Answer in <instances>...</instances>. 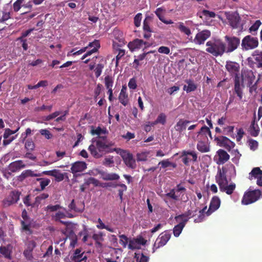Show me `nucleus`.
Listing matches in <instances>:
<instances>
[{
	"label": "nucleus",
	"instance_id": "412c9836",
	"mask_svg": "<svg viewBox=\"0 0 262 262\" xmlns=\"http://www.w3.org/2000/svg\"><path fill=\"white\" fill-rule=\"evenodd\" d=\"M216 156L218 157L216 163L220 165L224 164L230 158L229 155L225 150L222 149H220L217 151Z\"/></svg>",
	"mask_w": 262,
	"mask_h": 262
},
{
	"label": "nucleus",
	"instance_id": "6e6d98bb",
	"mask_svg": "<svg viewBox=\"0 0 262 262\" xmlns=\"http://www.w3.org/2000/svg\"><path fill=\"white\" fill-rule=\"evenodd\" d=\"M142 18V14L141 13L137 14L134 18L135 26L139 27L141 25V21Z\"/></svg>",
	"mask_w": 262,
	"mask_h": 262
},
{
	"label": "nucleus",
	"instance_id": "2f4dec72",
	"mask_svg": "<svg viewBox=\"0 0 262 262\" xmlns=\"http://www.w3.org/2000/svg\"><path fill=\"white\" fill-rule=\"evenodd\" d=\"M36 181L39 182L40 184V188L36 189L38 191L43 190L51 182L50 180L48 178H37Z\"/></svg>",
	"mask_w": 262,
	"mask_h": 262
},
{
	"label": "nucleus",
	"instance_id": "8fccbe9b",
	"mask_svg": "<svg viewBox=\"0 0 262 262\" xmlns=\"http://www.w3.org/2000/svg\"><path fill=\"white\" fill-rule=\"evenodd\" d=\"M25 148L28 151H33L35 148V144L32 140H27L25 144Z\"/></svg>",
	"mask_w": 262,
	"mask_h": 262
},
{
	"label": "nucleus",
	"instance_id": "4468645a",
	"mask_svg": "<svg viewBox=\"0 0 262 262\" xmlns=\"http://www.w3.org/2000/svg\"><path fill=\"white\" fill-rule=\"evenodd\" d=\"M226 18L228 19L229 25L233 28H237L238 26L239 22L241 20L239 14L237 12L233 13H225Z\"/></svg>",
	"mask_w": 262,
	"mask_h": 262
},
{
	"label": "nucleus",
	"instance_id": "f03ea898",
	"mask_svg": "<svg viewBox=\"0 0 262 262\" xmlns=\"http://www.w3.org/2000/svg\"><path fill=\"white\" fill-rule=\"evenodd\" d=\"M225 68L230 75L234 78V92L242 100L243 97L244 85L241 84L240 65L238 63L230 60L226 61Z\"/></svg>",
	"mask_w": 262,
	"mask_h": 262
},
{
	"label": "nucleus",
	"instance_id": "aec40b11",
	"mask_svg": "<svg viewBox=\"0 0 262 262\" xmlns=\"http://www.w3.org/2000/svg\"><path fill=\"white\" fill-rule=\"evenodd\" d=\"M210 36V32L207 30H204L198 33L194 39V42L197 44L204 43V41Z\"/></svg>",
	"mask_w": 262,
	"mask_h": 262
},
{
	"label": "nucleus",
	"instance_id": "603ef678",
	"mask_svg": "<svg viewBox=\"0 0 262 262\" xmlns=\"http://www.w3.org/2000/svg\"><path fill=\"white\" fill-rule=\"evenodd\" d=\"M119 237L120 238V244L123 246V247L125 248L129 241L128 237L124 234L119 235Z\"/></svg>",
	"mask_w": 262,
	"mask_h": 262
},
{
	"label": "nucleus",
	"instance_id": "c9c22d12",
	"mask_svg": "<svg viewBox=\"0 0 262 262\" xmlns=\"http://www.w3.org/2000/svg\"><path fill=\"white\" fill-rule=\"evenodd\" d=\"M194 216V214L193 213V212L191 210H189L185 213L176 216L175 219L177 221L181 220L182 221H183V220L185 219H187L188 220V218L193 217Z\"/></svg>",
	"mask_w": 262,
	"mask_h": 262
},
{
	"label": "nucleus",
	"instance_id": "a18cd8bd",
	"mask_svg": "<svg viewBox=\"0 0 262 262\" xmlns=\"http://www.w3.org/2000/svg\"><path fill=\"white\" fill-rule=\"evenodd\" d=\"M119 187H120V188L118 189V195L120 202H122L123 201V193L127 190V186L124 184H120Z\"/></svg>",
	"mask_w": 262,
	"mask_h": 262
},
{
	"label": "nucleus",
	"instance_id": "7c9ffc66",
	"mask_svg": "<svg viewBox=\"0 0 262 262\" xmlns=\"http://www.w3.org/2000/svg\"><path fill=\"white\" fill-rule=\"evenodd\" d=\"M199 142L197 144L198 149L201 152H207L209 150L208 143L209 141L204 140H198Z\"/></svg>",
	"mask_w": 262,
	"mask_h": 262
},
{
	"label": "nucleus",
	"instance_id": "c03bdc74",
	"mask_svg": "<svg viewBox=\"0 0 262 262\" xmlns=\"http://www.w3.org/2000/svg\"><path fill=\"white\" fill-rule=\"evenodd\" d=\"M248 143L249 147L251 150L255 151L257 149L258 143L257 141L250 139L248 140Z\"/></svg>",
	"mask_w": 262,
	"mask_h": 262
},
{
	"label": "nucleus",
	"instance_id": "c85d7f7f",
	"mask_svg": "<svg viewBox=\"0 0 262 262\" xmlns=\"http://www.w3.org/2000/svg\"><path fill=\"white\" fill-rule=\"evenodd\" d=\"M190 123V121L181 119L177 123L174 128L177 131L181 133L186 129L187 125Z\"/></svg>",
	"mask_w": 262,
	"mask_h": 262
},
{
	"label": "nucleus",
	"instance_id": "a19ab883",
	"mask_svg": "<svg viewBox=\"0 0 262 262\" xmlns=\"http://www.w3.org/2000/svg\"><path fill=\"white\" fill-rule=\"evenodd\" d=\"M53 219L56 222H60L61 223L66 225V223L60 220L61 219H64L66 217L65 214L61 211L57 212L54 215L52 216Z\"/></svg>",
	"mask_w": 262,
	"mask_h": 262
},
{
	"label": "nucleus",
	"instance_id": "bb28decb",
	"mask_svg": "<svg viewBox=\"0 0 262 262\" xmlns=\"http://www.w3.org/2000/svg\"><path fill=\"white\" fill-rule=\"evenodd\" d=\"M185 81L188 85H184L183 90L186 91V93H188L196 90L197 85L193 80L191 79H186Z\"/></svg>",
	"mask_w": 262,
	"mask_h": 262
},
{
	"label": "nucleus",
	"instance_id": "49530a36",
	"mask_svg": "<svg viewBox=\"0 0 262 262\" xmlns=\"http://www.w3.org/2000/svg\"><path fill=\"white\" fill-rule=\"evenodd\" d=\"M261 23L260 20H257L255 21V22L253 24L251 27L249 28V31L250 33H251L253 34H255L254 33L255 32L259 27V26L261 25Z\"/></svg>",
	"mask_w": 262,
	"mask_h": 262
},
{
	"label": "nucleus",
	"instance_id": "4be33fe9",
	"mask_svg": "<svg viewBox=\"0 0 262 262\" xmlns=\"http://www.w3.org/2000/svg\"><path fill=\"white\" fill-rule=\"evenodd\" d=\"M87 256L84 252H81V249H76L74 251L72 260L74 262H86Z\"/></svg>",
	"mask_w": 262,
	"mask_h": 262
},
{
	"label": "nucleus",
	"instance_id": "4c0bfd02",
	"mask_svg": "<svg viewBox=\"0 0 262 262\" xmlns=\"http://www.w3.org/2000/svg\"><path fill=\"white\" fill-rule=\"evenodd\" d=\"M119 102L124 106H126L128 103V94L122 93H120L118 97Z\"/></svg>",
	"mask_w": 262,
	"mask_h": 262
},
{
	"label": "nucleus",
	"instance_id": "a211bd4d",
	"mask_svg": "<svg viewBox=\"0 0 262 262\" xmlns=\"http://www.w3.org/2000/svg\"><path fill=\"white\" fill-rule=\"evenodd\" d=\"M208 137H209L210 140H212L211 132L209 128L205 125L201 128L200 131L198 133L197 138L198 140H204L209 141Z\"/></svg>",
	"mask_w": 262,
	"mask_h": 262
},
{
	"label": "nucleus",
	"instance_id": "423d86ee",
	"mask_svg": "<svg viewBox=\"0 0 262 262\" xmlns=\"http://www.w3.org/2000/svg\"><path fill=\"white\" fill-rule=\"evenodd\" d=\"M261 195V192L258 189L246 192L243 195L242 203L246 205L254 203L260 198Z\"/></svg>",
	"mask_w": 262,
	"mask_h": 262
},
{
	"label": "nucleus",
	"instance_id": "dca6fc26",
	"mask_svg": "<svg viewBox=\"0 0 262 262\" xmlns=\"http://www.w3.org/2000/svg\"><path fill=\"white\" fill-rule=\"evenodd\" d=\"M213 208V198L211 199L209 209L207 211V206L204 207L202 209L199 211V215L198 217L194 219V222L199 223L203 221L205 216H208L212 213Z\"/></svg>",
	"mask_w": 262,
	"mask_h": 262
},
{
	"label": "nucleus",
	"instance_id": "09e8293b",
	"mask_svg": "<svg viewBox=\"0 0 262 262\" xmlns=\"http://www.w3.org/2000/svg\"><path fill=\"white\" fill-rule=\"evenodd\" d=\"M136 242L134 238L128 241L129 244L128 245V248L129 249L133 250L140 248V246H139Z\"/></svg>",
	"mask_w": 262,
	"mask_h": 262
},
{
	"label": "nucleus",
	"instance_id": "0eeeda50",
	"mask_svg": "<svg viewBox=\"0 0 262 262\" xmlns=\"http://www.w3.org/2000/svg\"><path fill=\"white\" fill-rule=\"evenodd\" d=\"M248 65L251 68H262V52L255 51L247 59Z\"/></svg>",
	"mask_w": 262,
	"mask_h": 262
},
{
	"label": "nucleus",
	"instance_id": "4d7b16f0",
	"mask_svg": "<svg viewBox=\"0 0 262 262\" xmlns=\"http://www.w3.org/2000/svg\"><path fill=\"white\" fill-rule=\"evenodd\" d=\"M60 114H61L60 112L56 111L51 114H50L47 116L43 117V120L45 121H50L54 118H55L56 117L59 116Z\"/></svg>",
	"mask_w": 262,
	"mask_h": 262
},
{
	"label": "nucleus",
	"instance_id": "f8f14e48",
	"mask_svg": "<svg viewBox=\"0 0 262 262\" xmlns=\"http://www.w3.org/2000/svg\"><path fill=\"white\" fill-rule=\"evenodd\" d=\"M20 193L18 191H12L9 195L3 201L4 207H8L17 202L19 199Z\"/></svg>",
	"mask_w": 262,
	"mask_h": 262
},
{
	"label": "nucleus",
	"instance_id": "9d476101",
	"mask_svg": "<svg viewBox=\"0 0 262 262\" xmlns=\"http://www.w3.org/2000/svg\"><path fill=\"white\" fill-rule=\"evenodd\" d=\"M225 40L226 43V52L231 53L235 50L240 44V39L235 36H225Z\"/></svg>",
	"mask_w": 262,
	"mask_h": 262
},
{
	"label": "nucleus",
	"instance_id": "39448f33",
	"mask_svg": "<svg viewBox=\"0 0 262 262\" xmlns=\"http://www.w3.org/2000/svg\"><path fill=\"white\" fill-rule=\"evenodd\" d=\"M186 190L185 187L182 186L180 184H178L175 188L172 189L169 192L167 193L165 196L175 201H182L185 202L188 200L187 196L184 197Z\"/></svg>",
	"mask_w": 262,
	"mask_h": 262
},
{
	"label": "nucleus",
	"instance_id": "bf43d9fd",
	"mask_svg": "<svg viewBox=\"0 0 262 262\" xmlns=\"http://www.w3.org/2000/svg\"><path fill=\"white\" fill-rule=\"evenodd\" d=\"M201 13L202 15L200 17L202 18L207 19L208 18L213 17V12L204 10Z\"/></svg>",
	"mask_w": 262,
	"mask_h": 262
},
{
	"label": "nucleus",
	"instance_id": "f3484780",
	"mask_svg": "<svg viewBox=\"0 0 262 262\" xmlns=\"http://www.w3.org/2000/svg\"><path fill=\"white\" fill-rule=\"evenodd\" d=\"M226 52L225 44L220 40L214 39V56L222 55Z\"/></svg>",
	"mask_w": 262,
	"mask_h": 262
},
{
	"label": "nucleus",
	"instance_id": "6ab92c4d",
	"mask_svg": "<svg viewBox=\"0 0 262 262\" xmlns=\"http://www.w3.org/2000/svg\"><path fill=\"white\" fill-rule=\"evenodd\" d=\"M86 164L85 162L77 161L72 164L71 172L74 174L77 172H82L86 168Z\"/></svg>",
	"mask_w": 262,
	"mask_h": 262
},
{
	"label": "nucleus",
	"instance_id": "3c124183",
	"mask_svg": "<svg viewBox=\"0 0 262 262\" xmlns=\"http://www.w3.org/2000/svg\"><path fill=\"white\" fill-rule=\"evenodd\" d=\"M0 253L6 258L11 259L10 252L6 247L1 246L0 247Z\"/></svg>",
	"mask_w": 262,
	"mask_h": 262
},
{
	"label": "nucleus",
	"instance_id": "79ce46f5",
	"mask_svg": "<svg viewBox=\"0 0 262 262\" xmlns=\"http://www.w3.org/2000/svg\"><path fill=\"white\" fill-rule=\"evenodd\" d=\"M104 67V65L103 63H98L96 66L94 71L96 78H98L101 75Z\"/></svg>",
	"mask_w": 262,
	"mask_h": 262
},
{
	"label": "nucleus",
	"instance_id": "58836bf2",
	"mask_svg": "<svg viewBox=\"0 0 262 262\" xmlns=\"http://www.w3.org/2000/svg\"><path fill=\"white\" fill-rule=\"evenodd\" d=\"M178 28L181 32L185 33L188 36L191 34V31L189 28L185 26L184 23L182 22H179L178 23Z\"/></svg>",
	"mask_w": 262,
	"mask_h": 262
},
{
	"label": "nucleus",
	"instance_id": "0e129e2a",
	"mask_svg": "<svg viewBox=\"0 0 262 262\" xmlns=\"http://www.w3.org/2000/svg\"><path fill=\"white\" fill-rule=\"evenodd\" d=\"M11 18L10 13L7 12H3V15L2 17L0 18V24L4 23L6 20H8Z\"/></svg>",
	"mask_w": 262,
	"mask_h": 262
},
{
	"label": "nucleus",
	"instance_id": "774afa93",
	"mask_svg": "<svg viewBox=\"0 0 262 262\" xmlns=\"http://www.w3.org/2000/svg\"><path fill=\"white\" fill-rule=\"evenodd\" d=\"M114 163V161L113 160V157H108V158H105L104 159V160L102 162V164L104 165L110 166L111 165L113 164Z\"/></svg>",
	"mask_w": 262,
	"mask_h": 262
},
{
	"label": "nucleus",
	"instance_id": "69168bd1",
	"mask_svg": "<svg viewBox=\"0 0 262 262\" xmlns=\"http://www.w3.org/2000/svg\"><path fill=\"white\" fill-rule=\"evenodd\" d=\"M128 86L130 89L132 90H135L137 88V85L136 80L135 78H132L129 80Z\"/></svg>",
	"mask_w": 262,
	"mask_h": 262
},
{
	"label": "nucleus",
	"instance_id": "20e7f679",
	"mask_svg": "<svg viewBox=\"0 0 262 262\" xmlns=\"http://www.w3.org/2000/svg\"><path fill=\"white\" fill-rule=\"evenodd\" d=\"M107 153L116 151L121 156L124 163L128 167L133 169L136 168L137 164L136 160L134 158L133 154L128 152L127 150L119 148H115L110 149V150H107Z\"/></svg>",
	"mask_w": 262,
	"mask_h": 262
},
{
	"label": "nucleus",
	"instance_id": "b1692460",
	"mask_svg": "<svg viewBox=\"0 0 262 262\" xmlns=\"http://www.w3.org/2000/svg\"><path fill=\"white\" fill-rule=\"evenodd\" d=\"M42 176L41 173H37L35 171H33L31 169H27L23 171L18 176V180L23 181L25 179L29 177H38Z\"/></svg>",
	"mask_w": 262,
	"mask_h": 262
},
{
	"label": "nucleus",
	"instance_id": "ddd939ff",
	"mask_svg": "<svg viewBox=\"0 0 262 262\" xmlns=\"http://www.w3.org/2000/svg\"><path fill=\"white\" fill-rule=\"evenodd\" d=\"M214 140L217 141L220 146L225 147L228 151H230L235 145L234 143L224 136L216 137Z\"/></svg>",
	"mask_w": 262,
	"mask_h": 262
},
{
	"label": "nucleus",
	"instance_id": "1a4fd4ad",
	"mask_svg": "<svg viewBox=\"0 0 262 262\" xmlns=\"http://www.w3.org/2000/svg\"><path fill=\"white\" fill-rule=\"evenodd\" d=\"M258 45V39L249 35L246 36L242 40L241 46L243 49L245 50L255 49Z\"/></svg>",
	"mask_w": 262,
	"mask_h": 262
},
{
	"label": "nucleus",
	"instance_id": "f257e3e1",
	"mask_svg": "<svg viewBox=\"0 0 262 262\" xmlns=\"http://www.w3.org/2000/svg\"><path fill=\"white\" fill-rule=\"evenodd\" d=\"M106 130L98 127L95 129H92V135H98L97 137L92 139V144L89 147L92 156L96 159L102 157L104 154L107 153V150L111 149L110 147L114 145V143L108 140L106 136H100L101 134H105Z\"/></svg>",
	"mask_w": 262,
	"mask_h": 262
},
{
	"label": "nucleus",
	"instance_id": "e2e57ef3",
	"mask_svg": "<svg viewBox=\"0 0 262 262\" xmlns=\"http://www.w3.org/2000/svg\"><path fill=\"white\" fill-rule=\"evenodd\" d=\"M138 254L135 253V257L137 258V260L138 262H148L149 260V257L147 256L144 255L143 253L141 254L140 257L139 256H137Z\"/></svg>",
	"mask_w": 262,
	"mask_h": 262
},
{
	"label": "nucleus",
	"instance_id": "de8ad7c7",
	"mask_svg": "<svg viewBox=\"0 0 262 262\" xmlns=\"http://www.w3.org/2000/svg\"><path fill=\"white\" fill-rule=\"evenodd\" d=\"M39 133L41 135L45 137L46 139H51L53 138L52 134L47 129H41L39 130Z\"/></svg>",
	"mask_w": 262,
	"mask_h": 262
},
{
	"label": "nucleus",
	"instance_id": "052dcab7",
	"mask_svg": "<svg viewBox=\"0 0 262 262\" xmlns=\"http://www.w3.org/2000/svg\"><path fill=\"white\" fill-rule=\"evenodd\" d=\"M166 116L164 113H161L157 117L156 119V122L158 123H161L163 125L166 123Z\"/></svg>",
	"mask_w": 262,
	"mask_h": 262
},
{
	"label": "nucleus",
	"instance_id": "9b49d317",
	"mask_svg": "<svg viewBox=\"0 0 262 262\" xmlns=\"http://www.w3.org/2000/svg\"><path fill=\"white\" fill-rule=\"evenodd\" d=\"M255 76L251 70L242 71L241 73V84L250 86L255 81Z\"/></svg>",
	"mask_w": 262,
	"mask_h": 262
},
{
	"label": "nucleus",
	"instance_id": "72a5a7b5",
	"mask_svg": "<svg viewBox=\"0 0 262 262\" xmlns=\"http://www.w3.org/2000/svg\"><path fill=\"white\" fill-rule=\"evenodd\" d=\"M150 154L149 151H142L137 154V162H145L147 160V157Z\"/></svg>",
	"mask_w": 262,
	"mask_h": 262
},
{
	"label": "nucleus",
	"instance_id": "f704fd0d",
	"mask_svg": "<svg viewBox=\"0 0 262 262\" xmlns=\"http://www.w3.org/2000/svg\"><path fill=\"white\" fill-rule=\"evenodd\" d=\"M151 21V17L149 16H146L143 21V31L152 32L150 27L149 24Z\"/></svg>",
	"mask_w": 262,
	"mask_h": 262
},
{
	"label": "nucleus",
	"instance_id": "393cba45",
	"mask_svg": "<svg viewBox=\"0 0 262 262\" xmlns=\"http://www.w3.org/2000/svg\"><path fill=\"white\" fill-rule=\"evenodd\" d=\"M143 40L140 39H135L128 43V47L133 52L137 49H140L143 46Z\"/></svg>",
	"mask_w": 262,
	"mask_h": 262
},
{
	"label": "nucleus",
	"instance_id": "864d4df0",
	"mask_svg": "<svg viewBox=\"0 0 262 262\" xmlns=\"http://www.w3.org/2000/svg\"><path fill=\"white\" fill-rule=\"evenodd\" d=\"M61 208L60 205L57 204L55 205H49L45 207V210L46 211L54 212L56 211Z\"/></svg>",
	"mask_w": 262,
	"mask_h": 262
},
{
	"label": "nucleus",
	"instance_id": "ea45409f",
	"mask_svg": "<svg viewBox=\"0 0 262 262\" xmlns=\"http://www.w3.org/2000/svg\"><path fill=\"white\" fill-rule=\"evenodd\" d=\"M104 84L106 88H113L114 78L112 76L107 75L104 78Z\"/></svg>",
	"mask_w": 262,
	"mask_h": 262
},
{
	"label": "nucleus",
	"instance_id": "680f3d73",
	"mask_svg": "<svg viewBox=\"0 0 262 262\" xmlns=\"http://www.w3.org/2000/svg\"><path fill=\"white\" fill-rule=\"evenodd\" d=\"M89 48H96L97 51L100 48V43L98 40L95 39L93 42H89L88 45Z\"/></svg>",
	"mask_w": 262,
	"mask_h": 262
},
{
	"label": "nucleus",
	"instance_id": "e433bc0d",
	"mask_svg": "<svg viewBox=\"0 0 262 262\" xmlns=\"http://www.w3.org/2000/svg\"><path fill=\"white\" fill-rule=\"evenodd\" d=\"M64 173L60 172L58 169H54L52 177L55 178L56 182H61L64 179Z\"/></svg>",
	"mask_w": 262,
	"mask_h": 262
},
{
	"label": "nucleus",
	"instance_id": "7ed1b4c3",
	"mask_svg": "<svg viewBox=\"0 0 262 262\" xmlns=\"http://www.w3.org/2000/svg\"><path fill=\"white\" fill-rule=\"evenodd\" d=\"M226 169L223 168L222 170L219 168L218 172L215 177L216 183L219 186L220 189L222 192H225L227 194H231L235 189L236 185L234 183L228 185V181L226 176Z\"/></svg>",
	"mask_w": 262,
	"mask_h": 262
},
{
	"label": "nucleus",
	"instance_id": "37998d69",
	"mask_svg": "<svg viewBox=\"0 0 262 262\" xmlns=\"http://www.w3.org/2000/svg\"><path fill=\"white\" fill-rule=\"evenodd\" d=\"M159 165H161L162 168H166L169 166H172L173 168L177 167V164L169 161L168 159L163 160L159 163Z\"/></svg>",
	"mask_w": 262,
	"mask_h": 262
},
{
	"label": "nucleus",
	"instance_id": "13d9d810",
	"mask_svg": "<svg viewBox=\"0 0 262 262\" xmlns=\"http://www.w3.org/2000/svg\"><path fill=\"white\" fill-rule=\"evenodd\" d=\"M115 36H116L117 34L118 35V37H116V39L118 40V41L123 44H125L124 40L122 38L123 33L119 30H114L113 32Z\"/></svg>",
	"mask_w": 262,
	"mask_h": 262
},
{
	"label": "nucleus",
	"instance_id": "2eb2a0df",
	"mask_svg": "<svg viewBox=\"0 0 262 262\" xmlns=\"http://www.w3.org/2000/svg\"><path fill=\"white\" fill-rule=\"evenodd\" d=\"M181 157L182 161L186 165H188L189 162L192 161H196L197 160V155L193 151H186L183 150L182 152Z\"/></svg>",
	"mask_w": 262,
	"mask_h": 262
},
{
	"label": "nucleus",
	"instance_id": "338daca9",
	"mask_svg": "<svg viewBox=\"0 0 262 262\" xmlns=\"http://www.w3.org/2000/svg\"><path fill=\"white\" fill-rule=\"evenodd\" d=\"M102 87H103L102 85L100 83H98L97 85V86L94 90V98H95V99H96L98 97V96L100 95V94L101 92Z\"/></svg>",
	"mask_w": 262,
	"mask_h": 262
},
{
	"label": "nucleus",
	"instance_id": "5701e85b",
	"mask_svg": "<svg viewBox=\"0 0 262 262\" xmlns=\"http://www.w3.org/2000/svg\"><path fill=\"white\" fill-rule=\"evenodd\" d=\"M26 167L22 160H17L11 163L8 166V169L11 172H15Z\"/></svg>",
	"mask_w": 262,
	"mask_h": 262
},
{
	"label": "nucleus",
	"instance_id": "a878e982",
	"mask_svg": "<svg viewBox=\"0 0 262 262\" xmlns=\"http://www.w3.org/2000/svg\"><path fill=\"white\" fill-rule=\"evenodd\" d=\"M104 234L102 232H99L98 233H94L92 235V238L95 241V247L96 248H102V242L104 241Z\"/></svg>",
	"mask_w": 262,
	"mask_h": 262
},
{
	"label": "nucleus",
	"instance_id": "5fc2aeb1",
	"mask_svg": "<svg viewBox=\"0 0 262 262\" xmlns=\"http://www.w3.org/2000/svg\"><path fill=\"white\" fill-rule=\"evenodd\" d=\"M251 130H250V135L253 137H257L259 134V130L258 129H256L255 126V121H253L251 126Z\"/></svg>",
	"mask_w": 262,
	"mask_h": 262
},
{
	"label": "nucleus",
	"instance_id": "c756f323",
	"mask_svg": "<svg viewBox=\"0 0 262 262\" xmlns=\"http://www.w3.org/2000/svg\"><path fill=\"white\" fill-rule=\"evenodd\" d=\"M100 173L102 179L105 181L118 180L120 178L119 176L115 173H107L103 171Z\"/></svg>",
	"mask_w": 262,
	"mask_h": 262
},
{
	"label": "nucleus",
	"instance_id": "cd10ccee",
	"mask_svg": "<svg viewBox=\"0 0 262 262\" xmlns=\"http://www.w3.org/2000/svg\"><path fill=\"white\" fill-rule=\"evenodd\" d=\"M188 219H185L183 221L174 226L173 229V233L174 236L178 237L180 235Z\"/></svg>",
	"mask_w": 262,
	"mask_h": 262
},
{
	"label": "nucleus",
	"instance_id": "473e14b6",
	"mask_svg": "<svg viewBox=\"0 0 262 262\" xmlns=\"http://www.w3.org/2000/svg\"><path fill=\"white\" fill-rule=\"evenodd\" d=\"M262 174V170L259 167H254L252 169L251 171L249 173V179L250 180H253V179H257Z\"/></svg>",
	"mask_w": 262,
	"mask_h": 262
},
{
	"label": "nucleus",
	"instance_id": "6e6552de",
	"mask_svg": "<svg viewBox=\"0 0 262 262\" xmlns=\"http://www.w3.org/2000/svg\"><path fill=\"white\" fill-rule=\"evenodd\" d=\"M171 237V233L168 231L161 233L157 238L152 248L153 252L157 249L165 246Z\"/></svg>",
	"mask_w": 262,
	"mask_h": 262
}]
</instances>
